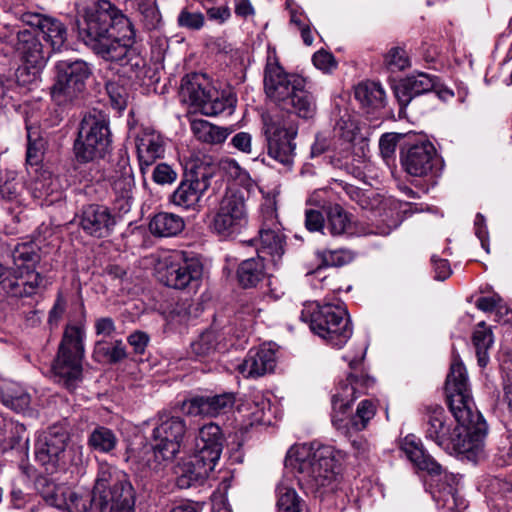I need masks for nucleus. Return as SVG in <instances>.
<instances>
[{
    "instance_id": "1",
    "label": "nucleus",
    "mask_w": 512,
    "mask_h": 512,
    "mask_svg": "<svg viewBox=\"0 0 512 512\" xmlns=\"http://www.w3.org/2000/svg\"><path fill=\"white\" fill-rule=\"evenodd\" d=\"M445 392L451 413L457 425L453 426L440 405L426 408L424 432L428 440L444 450L466 452L470 449L465 437L470 433H485L486 424L481 415L474 411V403L467 371L461 362L454 361L445 382Z\"/></svg>"
},
{
    "instance_id": "2",
    "label": "nucleus",
    "mask_w": 512,
    "mask_h": 512,
    "mask_svg": "<svg viewBox=\"0 0 512 512\" xmlns=\"http://www.w3.org/2000/svg\"><path fill=\"white\" fill-rule=\"evenodd\" d=\"M79 38L96 55L105 59L121 40L136 36L134 26L114 4L99 0L87 8L82 20H77Z\"/></svg>"
},
{
    "instance_id": "3",
    "label": "nucleus",
    "mask_w": 512,
    "mask_h": 512,
    "mask_svg": "<svg viewBox=\"0 0 512 512\" xmlns=\"http://www.w3.org/2000/svg\"><path fill=\"white\" fill-rule=\"evenodd\" d=\"M153 429L151 442L132 450L127 457L133 469L142 477L163 478L180 451L185 424L179 417L160 418Z\"/></svg>"
},
{
    "instance_id": "4",
    "label": "nucleus",
    "mask_w": 512,
    "mask_h": 512,
    "mask_svg": "<svg viewBox=\"0 0 512 512\" xmlns=\"http://www.w3.org/2000/svg\"><path fill=\"white\" fill-rule=\"evenodd\" d=\"M266 96L282 109L292 110L298 117L311 119L316 113L314 96L306 89V80L287 73L280 65L275 50H269L263 76Z\"/></svg>"
},
{
    "instance_id": "5",
    "label": "nucleus",
    "mask_w": 512,
    "mask_h": 512,
    "mask_svg": "<svg viewBox=\"0 0 512 512\" xmlns=\"http://www.w3.org/2000/svg\"><path fill=\"white\" fill-rule=\"evenodd\" d=\"M338 453L329 445L303 444L291 448L285 467L297 473L298 483L307 492L331 487L338 474Z\"/></svg>"
},
{
    "instance_id": "6",
    "label": "nucleus",
    "mask_w": 512,
    "mask_h": 512,
    "mask_svg": "<svg viewBox=\"0 0 512 512\" xmlns=\"http://www.w3.org/2000/svg\"><path fill=\"white\" fill-rule=\"evenodd\" d=\"M136 491L128 474L107 462L99 463L91 503L99 512H135Z\"/></svg>"
},
{
    "instance_id": "7",
    "label": "nucleus",
    "mask_w": 512,
    "mask_h": 512,
    "mask_svg": "<svg viewBox=\"0 0 512 512\" xmlns=\"http://www.w3.org/2000/svg\"><path fill=\"white\" fill-rule=\"evenodd\" d=\"M85 337L84 324H67L52 362L51 370L55 382L70 392H73L82 381Z\"/></svg>"
},
{
    "instance_id": "8",
    "label": "nucleus",
    "mask_w": 512,
    "mask_h": 512,
    "mask_svg": "<svg viewBox=\"0 0 512 512\" xmlns=\"http://www.w3.org/2000/svg\"><path fill=\"white\" fill-rule=\"evenodd\" d=\"M300 319L309 323L313 333L336 348H342L350 339L353 329L346 309L340 305H305Z\"/></svg>"
},
{
    "instance_id": "9",
    "label": "nucleus",
    "mask_w": 512,
    "mask_h": 512,
    "mask_svg": "<svg viewBox=\"0 0 512 512\" xmlns=\"http://www.w3.org/2000/svg\"><path fill=\"white\" fill-rule=\"evenodd\" d=\"M109 118L101 110L92 109L86 113L74 141V154L79 163L103 159L111 149Z\"/></svg>"
},
{
    "instance_id": "10",
    "label": "nucleus",
    "mask_w": 512,
    "mask_h": 512,
    "mask_svg": "<svg viewBox=\"0 0 512 512\" xmlns=\"http://www.w3.org/2000/svg\"><path fill=\"white\" fill-rule=\"evenodd\" d=\"M363 380L354 374H350L345 381L338 384L336 393L332 396V408L334 413L344 414L350 404L358 397V388L362 385ZM376 414V405L368 399L362 400L356 409L355 414L344 423V419L339 418L336 414L332 416V423L338 429H349L355 431L364 430L369 421Z\"/></svg>"
},
{
    "instance_id": "11",
    "label": "nucleus",
    "mask_w": 512,
    "mask_h": 512,
    "mask_svg": "<svg viewBox=\"0 0 512 512\" xmlns=\"http://www.w3.org/2000/svg\"><path fill=\"white\" fill-rule=\"evenodd\" d=\"M91 75L90 65L82 59L58 61L51 87L53 101L59 106H66L81 99Z\"/></svg>"
},
{
    "instance_id": "12",
    "label": "nucleus",
    "mask_w": 512,
    "mask_h": 512,
    "mask_svg": "<svg viewBox=\"0 0 512 512\" xmlns=\"http://www.w3.org/2000/svg\"><path fill=\"white\" fill-rule=\"evenodd\" d=\"M223 448L220 427L210 422L199 429L194 444V485L208 478L218 462Z\"/></svg>"
},
{
    "instance_id": "13",
    "label": "nucleus",
    "mask_w": 512,
    "mask_h": 512,
    "mask_svg": "<svg viewBox=\"0 0 512 512\" xmlns=\"http://www.w3.org/2000/svg\"><path fill=\"white\" fill-rule=\"evenodd\" d=\"M69 433L62 424H54L44 432L35 444V460L47 473H54L66 466V447Z\"/></svg>"
},
{
    "instance_id": "14",
    "label": "nucleus",
    "mask_w": 512,
    "mask_h": 512,
    "mask_svg": "<svg viewBox=\"0 0 512 512\" xmlns=\"http://www.w3.org/2000/svg\"><path fill=\"white\" fill-rule=\"evenodd\" d=\"M263 130L268 155L284 166H291L295 156L294 139L298 133V126L285 120L266 119Z\"/></svg>"
},
{
    "instance_id": "15",
    "label": "nucleus",
    "mask_w": 512,
    "mask_h": 512,
    "mask_svg": "<svg viewBox=\"0 0 512 512\" xmlns=\"http://www.w3.org/2000/svg\"><path fill=\"white\" fill-rule=\"evenodd\" d=\"M247 223L244 194L239 190L228 189L223 196L212 222L213 229L222 236L237 233Z\"/></svg>"
},
{
    "instance_id": "16",
    "label": "nucleus",
    "mask_w": 512,
    "mask_h": 512,
    "mask_svg": "<svg viewBox=\"0 0 512 512\" xmlns=\"http://www.w3.org/2000/svg\"><path fill=\"white\" fill-rule=\"evenodd\" d=\"M236 97L232 93H220L205 73L194 72V112L197 110L206 116H216L226 110H232Z\"/></svg>"
},
{
    "instance_id": "17",
    "label": "nucleus",
    "mask_w": 512,
    "mask_h": 512,
    "mask_svg": "<svg viewBox=\"0 0 512 512\" xmlns=\"http://www.w3.org/2000/svg\"><path fill=\"white\" fill-rule=\"evenodd\" d=\"M401 163L408 174L424 177L434 172L439 158L434 145L430 141L423 140L402 151Z\"/></svg>"
},
{
    "instance_id": "18",
    "label": "nucleus",
    "mask_w": 512,
    "mask_h": 512,
    "mask_svg": "<svg viewBox=\"0 0 512 512\" xmlns=\"http://www.w3.org/2000/svg\"><path fill=\"white\" fill-rule=\"evenodd\" d=\"M78 217L84 233L97 239L109 237L117 223L110 208L101 204L84 205Z\"/></svg>"
},
{
    "instance_id": "19",
    "label": "nucleus",
    "mask_w": 512,
    "mask_h": 512,
    "mask_svg": "<svg viewBox=\"0 0 512 512\" xmlns=\"http://www.w3.org/2000/svg\"><path fill=\"white\" fill-rule=\"evenodd\" d=\"M437 80V77L424 72L409 75L401 80L394 86V94L401 108L406 107L414 97L435 89Z\"/></svg>"
},
{
    "instance_id": "20",
    "label": "nucleus",
    "mask_w": 512,
    "mask_h": 512,
    "mask_svg": "<svg viewBox=\"0 0 512 512\" xmlns=\"http://www.w3.org/2000/svg\"><path fill=\"white\" fill-rule=\"evenodd\" d=\"M276 366L275 350L263 345L249 350L246 358L238 368L244 377L257 378L270 373Z\"/></svg>"
},
{
    "instance_id": "21",
    "label": "nucleus",
    "mask_w": 512,
    "mask_h": 512,
    "mask_svg": "<svg viewBox=\"0 0 512 512\" xmlns=\"http://www.w3.org/2000/svg\"><path fill=\"white\" fill-rule=\"evenodd\" d=\"M401 450L415 467L427 471L431 476H441L442 466L436 462L423 448L421 440L415 435H407L402 443Z\"/></svg>"
},
{
    "instance_id": "22",
    "label": "nucleus",
    "mask_w": 512,
    "mask_h": 512,
    "mask_svg": "<svg viewBox=\"0 0 512 512\" xmlns=\"http://www.w3.org/2000/svg\"><path fill=\"white\" fill-rule=\"evenodd\" d=\"M14 48L21 60L32 67L41 66L45 62L43 45L35 30H19L16 34Z\"/></svg>"
},
{
    "instance_id": "23",
    "label": "nucleus",
    "mask_w": 512,
    "mask_h": 512,
    "mask_svg": "<svg viewBox=\"0 0 512 512\" xmlns=\"http://www.w3.org/2000/svg\"><path fill=\"white\" fill-rule=\"evenodd\" d=\"M283 253V235L280 233V229L260 228L257 256L276 265Z\"/></svg>"
},
{
    "instance_id": "24",
    "label": "nucleus",
    "mask_w": 512,
    "mask_h": 512,
    "mask_svg": "<svg viewBox=\"0 0 512 512\" xmlns=\"http://www.w3.org/2000/svg\"><path fill=\"white\" fill-rule=\"evenodd\" d=\"M235 402L234 394L194 396V411L203 416L214 417L231 408Z\"/></svg>"
},
{
    "instance_id": "25",
    "label": "nucleus",
    "mask_w": 512,
    "mask_h": 512,
    "mask_svg": "<svg viewBox=\"0 0 512 512\" xmlns=\"http://www.w3.org/2000/svg\"><path fill=\"white\" fill-rule=\"evenodd\" d=\"M185 222L174 213L160 212L149 222V231L157 237H173L183 231Z\"/></svg>"
},
{
    "instance_id": "26",
    "label": "nucleus",
    "mask_w": 512,
    "mask_h": 512,
    "mask_svg": "<svg viewBox=\"0 0 512 512\" xmlns=\"http://www.w3.org/2000/svg\"><path fill=\"white\" fill-rule=\"evenodd\" d=\"M233 334L235 337L240 338L242 335L233 332L231 325L224 326L221 333H217L215 328L212 327L203 332L197 342H194V362L196 357H209L213 354L217 347L220 345V340L225 339L226 335Z\"/></svg>"
},
{
    "instance_id": "27",
    "label": "nucleus",
    "mask_w": 512,
    "mask_h": 512,
    "mask_svg": "<svg viewBox=\"0 0 512 512\" xmlns=\"http://www.w3.org/2000/svg\"><path fill=\"white\" fill-rule=\"evenodd\" d=\"M14 297H29L35 295L40 289L46 288L44 276L35 271V268L23 269L20 277H13Z\"/></svg>"
},
{
    "instance_id": "28",
    "label": "nucleus",
    "mask_w": 512,
    "mask_h": 512,
    "mask_svg": "<svg viewBox=\"0 0 512 512\" xmlns=\"http://www.w3.org/2000/svg\"><path fill=\"white\" fill-rule=\"evenodd\" d=\"M134 39L121 40L115 50L119 52H110L104 60L119 63L121 66H129L132 70H137L145 66V60L140 56L137 50L132 47Z\"/></svg>"
},
{
    "instance_id": "29",
    "label": "nucleus",
    "mask_w": 512,
    "mask_h": 512,
    "mask_svg": "<svg viewBox=\"0 0 512 512\" xmlns=\"http://www.w3.org/2000/svg\"><path fill=\"white\" fill-rule=\"evenodd\" d=\"M139 166L142 174L162 156L164 152L162 141L159 136H147L139 140L137 144Z\"/></svg>"
},
{
    "instance_id": "30",
    "label": "nucleus",
    "mask_w": 512,
    "mask_h": 512,
    "mask_svg": "<svg viewBox=\"0 0 512 512\" xmlns=\"http://www.w3.org/2000/svg\"><path fill=\"white\" fill-rule=\"evenodd\" d=\"M158 274L161 282L175 289H185L192 281L191 266L187 263L185 266L171 263L164 270L160 269Z\"/></svg>"
},
{
    "instance_id": "31",
    "label": "nucleus",
    "mask_w": 512,
    "mask_h": 512,
    "mask_svg": "<svg viewBox=\"0 0 512 512\" xmlns=\"http://www.w3.org/2000/svg\"><path fill=\"white\" fill-rule=\"evenodd\" d=\"M325 229L333 236L355 233L350 215L337 204L328 210Z\"/></svg>"
},
{
    "instance_id": "32",
    "label": "nucleus",
    "mask_w": 512,
    "mask_h": 512,
    "mask_svg": "<svg viewBox=\"0 0 512 512\" xmlns=\"http://www.w3.org/2000/svg\"><path fill=\"white\" fill-rule=\"evenodd\" d=\"M264 262L258 256L243 261L237 270L239 283L245 288L255 287L264 278Z\"/></svg>"
},
{
    "instance_id": "33",
    "label": "nucleus",
    "mask_w": 512,
    "mask_h": 512,
    "mask_svg": "<svg viewBox=\"0 0 512 512\" xmlns=\"http://www.w3.org/2000/svg\"><path fill=\"white\" fill-rule=\"evenodd\" d=\"M94 357L97 361L117 364L127 357L126 346L120 339L111 343L99 340L95 343Z\"/></svg>"
},
{
    "instance_id": "34",
    "label": "nucleus",
    "mask_w": 512,
    "mask_h": 512,
    "mask_svg": "<svg viewBox=\"0 0 512 512\" xmlns=\"http://www.w3.org/2000/svg\"><path fill=\"white\" fill-rule=\"evenodd\" d=\"M40 31L53 51H61L65 46L68 33L66 26L60 20L48 17L47 20H44Z\"/></svg>"
},
{
    "instance_id": "35",
    "label": "nucleus",
    "mask_w": 512,
    "mask_h": 512,
    "mask_svg": "<svg viewBox=\"0 0 512 512\" xmlns=\"http://www.w3.org/2000/svg\"><path fill=\"white\" fill-rule=\"evenodd\" d=\"M230 130L216 126L206 120L194 119V137L208 144H220L226 140Z\"/></svg>"
},
{
    "instance_id": "36",
    "label": "nucleus",
    "mask_w": 512,
    "mask_h": 512,
    "mask_svg": "<svg viewBox=\"0 0 512 512\" xmlns=\"http://www.w3.org/2000/svg\"><path fill=\"white\" fill-rule=\"evenodd\" d=\"M118 443L114 431L105 426H96L88 436V446L99 453H110Z\"/></svg>"
},
{
    "instance_id": "37",
    "label": "nucleus",
    "mask_w": 512,
    "mask_h": 512,
    "mask_svg": "<svg viewBox=\"0 0 512 512\" xmlns=\"http://www.w3.org/2000/svg\"><path fill=\"white\" fill-rule=\"evenodd\" d=\"M0 394L3 404L17 413L24 412L29 408L30 395L16 384L4 385Z\"/></svg>"
},
{
    "instance_id": "38",
    "label": "nucleus",
    "mask_w": 512,
    "mask_h": 512,
    "mask_svg": "<svg viewBox=\"0 0 512 512\" xmlns=\"http://www.w3.org/2000/svg\"><path fill=\"white\" fill-rule=\"evenodd\" d=\"M355 98L364 106L378 108L383 106L385 92L378 83H361L355 88Z\"/></svg>"
},
{
    "instance_id": "39",
    "label": "nucleus",
    "mask_w": 512,
    "mask_h": 512,
    "mask_svg": "<svg viewBox=\"0 0 512 512\" xmlns=\"http://www.w3.org/2000/svg\"><path fill=\"white\" fill-rule=\"evenodd\" d=\"M27 129V152L26 162L31 166L40 164L45 151V140L41 136L38 127L26 126Z\"/></svg>"
},
{
    "instance_id": "40",
    "label": "nucleus",
    "mask_w": 512,
    "mask_h": 512,
    "mask_svg": "<svg viewBox=\"0 0 512 512\" xmlns=\"http://www.w3.org/2000/svg\"><path fill=\"white\" fill-rule=\"evenodd\" d=\"M472 341L476 349V354L480 366H485L488 362V350L493 344V334L485 322H480L475 328Z\"/></svg>"
},
{
    "instance_id": "41",
    "label": "nucleus",
    "mask_w": 512,
    "mask_h": 512,
    "mask_svg": "<svg viewBox=\"0 0 512 512\" xmlns=\"http://www.w3.org/2000/svg\"><path fill=\"white\" fill-rule=\"evenodd\" d=\"M304 502L296 490L284 483L277 487L278 512H302Z\"/></svg>"
},
{
    "instance_id": "42",
    "label": "nucleus",
    "mask_w": 512,
    "mask_h": 512,
    "mask_svg": "<svg viewBox=\"0 0 512 512\" xmlns=\"http://www.w3.org/2000/svg\"><path fill=\"white\" fill-rule=\"evenodd\" d=\"M260 311V309L256 308L253 301L242 299L235 314V321L233 324H230L233 332L241 335L243 330L252 326L254 319Z\"/></svg>"
},
{
    "instance_id": "43",
    "label": "nucleus",
    "mask_w": 512,
    "mask_h": 512,
    "mask_svg": "<svg viewBox=\"0 0 512 512\" xmlns=\"http://www.w3.org/2000/svg\"><path fill=\"white\" fill-rule=\"evenodd\" d=\"M12 258L16 265L20 262L23 269L35 268L41 261L39 248L34 243L17 244L12 252Z\"/></svg>"
},
{
    "instance_id": "44",
    "label": "nucleus",
    "mask_w": 512,
    "mask_h": 512,
    "mask_svg": "<svg viewBox=\"0 0 512 512\" xmlns=\"http://www.w3.org/2000/svg\"><path fill=\"white\" fill-rule=\"evenodd\" d=\"M133 187L134 179L131 175H123L113 183V189L119 194L117 202L120 203V209L124 212H128L130 210Z\"/></svg>"
},
{
    "instance_id": "45",
    "label": "nucleus",
    "mask_w": 512,
    "mask_h": 512,
    "mask_svg": "<svg viewBox=\"0 0 512 512\" xmlns=\"http://www.w3.org/2000/svg\"><path fill=\"white\" fill-rule=\"evenodd\" d=\"M433 498L438 506L451 511L459 510L464 505L463 500L457 495V489L451 484H448L443 490L434 491Z\"/></svg>"
},
{
    "instance_id": "46",
    "label": "nucleus",
    "mask_w": 512,
    "mask_h": 512,
    "mask_svg": "<svg viewBox=\"0 0 512 512\" xmlns=\"http://www.w3.org/2000/svg\"><path fill=\"white\" fill-rule=\"evenodd\" d=\"M192 299L190 297L180 298L170 312V321L172 324L183 326L188 333L191 319Z\"/></svg>"
},
{
    "instance_id": "47",
    "label": "nucleus",
    "mask_w": 512,
    "mask_h": 512,
    "mask_svg": "<svg viewBox=\"0 0 512 512\" xmlns=\"http://www.w3.org/2000/svg\"><path fill=\"white\" fill-rule=\"evenodd\" d=\"M318 256L325 267H340L354 259V253L347 249L323 250Z\"/></svg>"
},
{
    "instance_id": "48",
    "label": "nucleus",
    "mask_w": 512,
    "mask_h": 512,
    "mask_svg": "<svg viewBox=\"0 0 512 512\" xmlns=\"http://www.w3.org/2000/svg\"><path fill=\"white\" fill-rule=\"evenodd\" d=\"M385 66L391 72L402 71L410 66L407 52L402 47H392L385 55Z\"/></svg>"
},
{
    "instance_id": "49",
    "label": "nucleus",
    "mask_w": 512,
    "mask_h": 512,
    "mask_svg": "<svg viewBox=\"0 0 512 512\" xmlns=\"http://www.w3.org/2000/svg\"><path fill=\"white\" fill-rule=\"evenodd\" d=\"M192 179L188 178L187 166H185L184 179L172 195V202L179 207L189 209L192 205Z\"/></svg>"
},
{
    "instance_id": "50",
    "label": "nucleus",
    "mask_w": 512,
    "mask_h": 512,
    "mask_svg": "<svg viewBox=\"0 0 512 512\" xmlns=\"http://www.w3.org/2000/svg\"><path fill=\"white\" fill-rule=\"evenodd\" d=\"M106 91L114 108L118 110L126 108L129 99V93L126 87L118 81H108L106 83Z\"/></svg>"
},
{
    "instance_id": "51",
    "label": "nucleus",
    "mask_w": 512,
    "mask_h": 512,
    "mask_svg": "<svg viewBox=\"0 0 512 512\" xmlns=\"http://www.w3.org/2000/svg\"><path fill=\"white\" fill-rule=\"evenodd\" d=\"M179 102L185 109V117L192 126V76L185 74L178 91Z\"/></svg>"
},
{
    "instance_id": "52",
    "label": "nucleus",
    "mask_w": 512,
    "mask_h": 512,
    "mask_svg": "<svg viewBox=\"0 0 512 512\" xmlns=\"http://www.w3.org/2000/svg\"><path fill=\"white\" fill-rule=\"evenodd\" d=\"M262 226L261 228L280 229L277 219L276 204L268 199L261 206Z\"/></svg>"
},
{
    "instance_id": "53",
    "label": "nucleus",
    "mask_w": 512,
    "mask_h": 512,
    "mask_svg": "<svg viewBox=\"0 0 512 512\" xmlns=\"http://www.w3.org/2000/svg\"><path fill=\"white\" fill-rule=\"evenodd\" d=\"M176 474V486L180 489H188L192 486V462H179L174 470Z\"/></svg>"
},
{
    "instance_id": "54",
    "label": "nucleus",
    "mask_w": 512,
    "mask_h": 512,
    "mask_svg": "<svg viewBox=\"0 0 512 512\" xmlns=\"http://www.w3.org/2000/svg\"><path fill=\"white\" fill-rule=\"evenodd\" d=\"M67 307V302L61 292L56 296V300L49 311L48 325L50 328H57L60 320L62 319Z\"/></svg>"
},
{
    "instance_id": "55",
    "label": "nucleus",
    "mask_w": 512,
    "mask_h": 512,
    "mask_svg": "<svg viewBox=\"0 0 512 512\" xmlns=\"http://www.w3.org/2000/svg\"><path fill=\"white\" fill-rule=\"evenodd\" d=\"M141 15V21L147 30L156 29L161 22V14L156 3L138 11Z\"/></svg>"
},
{
    "instance_id": "56",
    "label": "nucleus",
    "mask_w": 512,
    "mask_h": 512,
    "mask_svg": "<svg viewBox=\"0 0 512 512\" xmlns=\"http://www.w3.org/2000/svg\"><path fill=\"white\" fill-rule=\"evenodd\" d=\"M397 146V136L393 133H386L379 140V149L384 159L391 158Z\"/></svg>"
},
{
    "instance_id": "57",
    "label": "nucleus",
    "mask_w": 512,
    "mask_h": 512,
    "mask_svg": "<svg viewBox=\"0 0 512 512\" xmlns=\"http://www.w3.org/2000/svg\"><path fill=\"white\" fill-rule=\"evenodd\" d=\"M314 66L323 71H330L336 67V62L331 53L320 50L316 52L312 57Z\"/></svg>"
},
{
    "instance_id": "58",
    "label": "nucleus",
    "mask_w": 512,
    "mask_h": 512,
    "mask_svg": "<svg viewBox=\"0 0 512 512\" xmlns=\"http://www.w3.org/2000/svg\"><path fill=\"white\" fill-rule=\"evenodd\" d=\"M176 173L165 163L158 164L153 171V180L158 184L172 183Z\"/></svg>"
},
{
    "instance_id": "59",
    "label": "nucleus",
    "mask_w": 512,
    "mask_h": 512,
    "mask_svg": "<svg viewBox=\"0 0 512 512\" xmlns=\"http://www.w3.org/2000/svg\"><path fill=\"white\" fill-rule=\"evenodd\" d=\"M324 218L320 211L309 209L305 213V226L309 231H318L325 228Z\"/></svg>"
},
{
    "instance_id": "60",
    "label": "nucleus",
    "mask_w": 512,
    "mask_h": 512,
    "mask_svg": "<svg viewBox=\"0 0 512 512\" xmlns=\"http://www.w3.org/2000/svg\"><path fill=\"white\" fill-rule=\"evenodd\" d=\"M21 189V183L14 178L7 179L0 185V194L3 199L8 201L14 200L18 197Z\"/></svg>"
},
{
    "instance_id": "61",
    "label": "nucleus",
    "mask_w": 512,
    "mask_h": 512,
    "mask_svg": "<svg viewBox=\"0 0 512 512\" xmlns=\"http://www.w3.org/2000/svg\"><path fill=\"white\" fill-rule=\"evenodd\" d=\"M94 327L97 336L111 337L116 331L114 320L111 317L96 319Z\"/></svg>"
},
{
    "instance_id": "62",
    "label": "nucleus",
    "mask_w": 512,
    "mask_h": 512,
    "mask_svg": "<svg viewBox=\"0 0 512 512\" xmlns=\"http://www.w3.org/2000/svg\"><path fill=\"white\" fill-rule=\"evenodd\" d=\"M128 343L136 354H143L149 343V336L145 332L135 331L128 337Z\"/></svg>"
},
{
    "instance_id": "63",
    "label": "nucleus",
    "mask_w": 512,
    "mask_h": 512,
    "mask_svg": "<svg viewBox=\"0 0 512 512\" xmlns=\"http://www.w3.org/2000/svg\"><path fill=\"white\" fill-rule=\"evenodd\" d=\"M207 16L210 20L223 24L231 17V11L226 5L211 7L207 9Z\"/></svg>"
},
{
    "instance_id": "64",
    "label": "nucleus",
    "mask_w": 512,
    "mask_h": 512,
    "mask_svg": "<svg viewBox=\"0 0 512 512\" xmlns=\"http://www.w3.org/2000/svg\"><path fill=\"white\" fill-rule=\"evenodd\" d=\"M251 135L247 132H239L231 139V144L244 153H251Z\"/></svg>"
}]
</instances>
